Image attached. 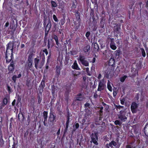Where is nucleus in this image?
I'll return each instance as SVG.
<instances>
[{
  "mask_svg": "<svg viewBox=\"0 0 148 148\" xmlns=\"http://www.w3.org/2000/svg\"><path fill=\"white\" fill-rule=\"evenodd\" d=\"M138 107V104L135 102L133 103L131 106V109L133 113L136 112V109Z\"/></svg>",
  "mask_w": 148,
  "mask_h": 148,
  "instance_id": "11",
  "label": "nucleus"
},
{
  "mask_svg": "<svg viewBox=\"0 0 148 148\" xmlns=\"http://www.w3.org/2000/svg\"><path fill=\"white\" fill-rule=\"evenodd\" d=\"M9 23L8 21L5 23V24L4 25V27H8L9 26Z\"/></svg>",
  "mask_w": 148,
  "mask_h": 148,
  "instance_id": "60",
  "label": "nucleus"
},
{
  "mask_svg": "<svg viewBox=\"0 0 148 148\" xmlns=\"http://www.w3.org/2000/svg\"><path fill=\"white\" fill-rule=\"evenodd\" d=\"M84 51L85 52H88L90 51V46L89 45H87L84 48Z\"/></svg>",
  "mask_w": 148,
  "mask_h": 148,
  "instance_id": "40",
  "label": "nucleus"
},
{
  "mask_svg": "<svg viewBox=\"0 0 148 148\" xmlns=\"http://www.w3.org/2000/svg\"><path fill=\"white\" fill-rule=\"evenodd\" d=\"M66 125H69V123L70 122V114L69 112H68L66 116Z\"/></svg>",
  "mask_w": 148,
  "mask_h": 148,
  "instance_id": "32",
  "label": "nucleus"
},
{
  "mask_svg": "<svg viewBox=\"0 0 148 148\" xmlns=\"http://www.w3.org/2000/svg\"><path fill=\"white\" fill-rule=\"evenodd\" d=\"M110 47L113 50L116 49V47L115 45V44L113 43H110Z\"/></svg>",
  "mask_w": 148,
  "mask_h": 148,
  "instance_id": "44",
  "label": "nucleus"
},
{
  "mask_svg": "<svg viewBox=\"0 0 148 148\" xmlns=\"http://www.w3.org/2000/svg\"><path fill=\"white\" fill-rule=\"evenodd\" d=\"M69 126V125H66V126L64 131V134L63 136H65L66 135Z\"/></svg>",
  "mask_w": 148,
  "mask_h": 148,
  "instance_id": "36",
  "label": "nucleus"
},
{
  "mask_svg": "<svg viewBox=\"0 0 148 148\" xmlns=\"http://www.w3.org/2000/svg\"><path fill=\"white\" fill-rule=\"evenodd\" d=\"M111 83L108 80L107 83V88L108 90L110 91H112V87L111 86Z\"/></svg>",
  "mask_w": 148,
  "mask_h": 148,
  "instance_id": "38",
  "label": "nucleus"
},
{
  "mask_svg": "<svg viewBox=\"0 0 148 148\" xmlns=\"http://www.w3.org/2000/svg\"><path fill=\"white\" fill-rule=\"evenodd\" d=\"M103 107H101L99 111V114L100 116H101L102 114V110L103 109Z\"/></svg>",
  "mask_w": 148,
  "mask_h": 148,
  "instance_id": "54",
  "label": "nucleus"
},
{
  "mask_svg": "<svg viewBox=\"0 0 148 148\" xmlns=\"http://www.w3.org/2000/svg\"><path fill=\"white\" fill-rule=\"evenodd\" d=\"M127 77V76L126 75H124L123 76L121 77L120 78V81L122 82H123L125 81V79Z\"/></svg>",
  "mask_w": 148,
  "mask_h": 148,
  "instance_id": "47",
  "label": "nucleus"
},
{
  "mask_svg": "<svg viewBox=\"0 0 148 148\" xmlns=\"http://www.w3.org/2000/svg\"><path fill=\"white\" fill-rule=\"evenodd\" d=\"M49 32V31H48V30H46L45 29V37L47 36L48 34V32Z\"/></svg>",
  "mask_w": 148,
  "mask_h": 148,
  "instance_id": "58",
  "label": "nucleus"
},
{
  "mask_svg": "<svg viewBox=\"0 0 148 148\" xmlns=\"http://www.w3.org/2000/svg\"><path fill=\"white\" fill-rule=\"evenodd\" d=\"M126 112L125 110H122L120 112L119 114L117 115L118 118L122 122H125L127 119V117L125 116Z\"/></svg>",
  "mask_w": 148,
  "mask_h": 148,
  "instance_id": "4",
  "label": "nucleus"
},
{
  "mask_svg": "<svg viewBox=\"0 0 148 148\" xmlns=\"http://www.w3.org/2000/svg\"><path fill=\"white\" fill-rule=\"evenodd\" d=\"M53 18L54 21L56 22H58V20L55 15L53 14Z\"/></svg>",
  "mask_w": 148,
  "mask_h": 148,
  "instance_id": "48",
  "label": "nucleus"
},
{
  "mask_svg": "<svg viewBox=\"0 0 148 148\" xmlns=\"http://www.w3.org/2000/svg\"><path fill=\"white\" fill-rule=\"evenodd\" d=\"M53 38L55 40L56 45L59 47L60 44L58 41V39L57 36L56 35H54L53 37Z\"/></svg>",
  "mask_w": 148,
  "mask_h": 148,
  "instance_id": "26",
  "label": "nucleus"
},
{
  "mask_svg": "<svg viewBox=\"0 0 148 148\" xmlns=\"http://www.w3.org/2000/svg\"><path fill=\"white\" fill-rule=\"evenodd\" d=\"M84 99L83 96H82L81 93L78 94L76 97V101H82Z\"/></svg>",
  "mask_w": 148,
  "mask_h": 148,
  "instance_id": "22",
  "label": "nucleus"
},
{
  "mask_svg": "<svg viewBox=\"0 0 148 148\" xmlns=\"http://www.w3.org/2000/svg\"><path fill=\"white\" fill-rule=\"evenodd\" d=\"M21 75H18V76H16V75H14L12 77V79L14 83H16V78H19L21 76Z\"/></svg>",
  "mask_w": 148,
  "mask_h": 148,
  "instance_id": "31",
  "label": "nucleus"
},
{
  "mask_svg": "<svg viewBox=\"0 0 148 148\" xmlns=\"http://www.w3.org/2000/svg\"><path fill=\"white\" fill-rule=\"evenodd\" d=\"M54 96L55 95H52L53 97H52V98L51 99L50 103L52 102L53 103L55 101L56 99V98L54 97Z\"/></svg>",
  "mask_w": 148,
  "mask_h": 148,
  "instance_id": "49",
  "label": "nucleus"
},
{
  "mask_svg": "<svg viewBox=\"0 0 148 148\" xmlns=\"http://www.w3.org/2000/svg\"><path fill=\"white\" fill-rule=\"evenodd\" d=\"M79 60L83 65L86 66H88V62L85 60L86 58L84 56L80 55L79 56Z\"/></svg>",
  "mask_w": 148,
  "mask_h": 148,
  "instance_id": "6",
  "label": "nucleus"
},
{
  "mask_svg": "<svg viewBox=\"0 0 148 148\" xmlns=\"http://www.w3.org/2000/svg\"><path fill=\"white\" fill-rule=\"evenodd\" d=\"M66 16L65 14H63L62 15V18H61L59 24L61 25H63L65 23Z\"/></svg>",
  "mask_w": 148,
  "mask_h": 148,
  "instance_id": "21",
  "label": "nucleus"
},
{
  "mask_svg": "<svg viewBox=\"0 0 148 148\" xmlns=\"http://www.w3.org/2000/svg\"><path fill=\"white\" fill-rule=\"evenodd\" d=\"M18 117L19 120H20V119H21L23 121L24 119V115L20 110L19 111V113L18 115Z\"/></svg>",
  "mask_w": 148,
  "mask_h": 148,
  "instance_id": "18",
  "label": "nucleus"
},
{
  "mask_svg": "<svg viewBox=\"0 0 148 148\" xmlns=\"http://www.w3.org/2000/svg\"><path fill=\"white\" fill-rule=\"evenodd\" d=\"M106 87V83L105 82L104 80L102 79L99 83L98 90V91H101L103 90Z\"/></svg>",
  "mask_w": 148,
  "mask_h": 148,
  "instance_id": "8",
  "label": "nucleus"
},
{
  "mask_svg": "<svg viewBox=\"0 0 148 148\" xmlns=\"http://www.w3.org/2000/svg\"><path fill=\"white\" fill-rule=\"evenodd\" d=\"M40 58H36L34 59V62L35 67L37 69L38 67L39 68L38 64L40 61Z\"/></svg>",
  "mask_w": 148,
  "mask_h": 148,
  "instance_id": "20",
  "label": "nucleus"
},
{
  "mask_svg": "<svg viewBox=\"0 0 148 148\" xmlns=\"http://www.w3.org/2000/svg\"><path fill=\"white\" fill-rule=\"evenodd\" d=\"M15 63H14V61L12 60L10 62V64L8 66V69L9 71V73H12L14 69Z\"/></svg>",
  "mask_w": 148,
  "mask_h": 148,
  "instance_id": "9",
  "label": "nucleus"
},
{
  "mask_svg": "<svg viewBox=\"0 0 148 148\" xmlns=\"http://www.w3.org/2000/svg\"><path fill=\"white\" fill-rule=\"evenodd\" d=\"M51 27V23L50 21H49L47 23L46 26L45 27V29L48 30L49 31Z\"/></svg>",
  "mask_w": 148,
  "mask_h": 148,
  "instance_id": "33",
  "label": "nucleus"
},
{
  "mask_svg": "<svg viewBox=\"0 0 148 148\" xmlns=\"http://www.w3.org/2000/svg\"><path fill=\"white\" fill-rule=\"evenodd\" d=\"M77 4V2H75L73 1L72 5L71 7V9L70 10L71 12H74V10H75V9L76 8Z\"/></svg>",
  "mask_w": 148,
  "mask_h": 148,
  "instance_id": "19",
  "label": "nucleus"
},
{
  "mask_svg": "<svg viewBox=\"0 0 148 148\" xmlns=\"http://www.w3.org/2000/svg\"><path fill=\"white\" fill-rule=\"evenodd\" d=\"M120 52L121 51L119 50H117L115 52L116 57L117 59L119 57V54Z\"/></svg>",
  "mask_w": 148,
  "mask_h": 148,
  "instance_id": "42",
  "label": "nucleus"
},
{
  "mask_svg": "<svg viewBox=\"0 0 148 148\" xmlns=\"http://www.w3.org/2000/svg\"><path fill=\"white\" fill-rule=\"evenodd\" d=\"M51 92L52 95H55V92L57 88L56 86L53 85L51 86Z\"/></svg>",
  "mask_w": 148,
  "mask_h": 148,
  "instance_id": "24",
  "label": "nucleus"
},
{
  "mask_svg": "<svg viewBox=\"0 0 148 148\" xmlns=\"http://www.w3.org/2000/svg\"><path fill=\"white\" fill-rule=\"evenodd\" d=\"M144 133L146 136H148V125H146L144 128Z\"/></svg>",
  "mask_w": 148,
  "mask_h": 148,
  "instance_id": "39",
  "label": "nucleus"
},
{
  "mask_svg": "<svg viewBox=\"0 0 148 148\" xmlns=\"http://www.w3.org/2000/svg\"><path fill=\"white\" fill-rule=\"evenodd\" d=\"M114 123L116 125H120L121 124V123H120V122L118 120L115 121L114 122Z\"/></svg>",
  "mask_w": 148,
  "mask_h": 148,
  "instance_id": "50",
  "label": "nucleus"
},
{
  "mask_svg": "<svg viewBox=\"0 0 148 148\" xmlns=\"http://www.w3.org/2000/svg\"><path fill=\"white\" fill-rule=\"evenodd\" d=\"M103 54L104 56H106V53H107V50L106 49H105L104 51H102Z\"/></svg>",
  "mask_w": 148,
  "mask_h": 148,
  "instance_id": "55",
  "label": "nucleus"
},
{
  "mask_svg": "<svg viewBox=\"0 0 148 148\" xmlns=\"http://www.w3.org/2000/svg\"><path fill=\"white\" fill-rule=\"evenodd\" d=\"M99 50V47L97 44L95 43L94 44V50L95 51H98Z\"/></svg>",
  "mask_w": 148,
  "mask_h": 148,
  "instance_id": "34",
  "label": "nucleus"
},
{
  "mask_svg": "<svg viewBox=\"0 0 148 148\" xmlns=\"http://www.w3.org/2000/svg\"><path fill=\"white\" fill-rule=\"evenodd\" d=\"M43 116L44 119L45 121H47L48 117V112L46 111H44L43 112Z\"/></svg>",
  "mask_w": 148,
  "mask_h": 148,
  "instance_id": "30",
  "label": "nucleus"
},
{
  "mask_svg": "<svg viewBox=\"0 0 148 148\" xmlns=\"http://www.w3.org/2000/svg\"><path fill=\"white\" fill-rule=\"evenodd\" d=\"M108 64L110 66H111L113 67H115V59L111 56L109 60Z\"/></svg>",
  "mask_w": 148,
  "mask_h": 148,
  "instance_id": "12",
  "label": "nucleus"
},
{
  "mask_svg": "<svg viewBox=\"0 0 148 148\" xmlns=\"http://www.w3.org/2000/svg\"><path fill=\"white\" fill-rule=\"evenodd\" d=\"M90 35V32H87L86 34V38L88 39V37Z\"/></svg>",
  "mask_w": 148,
  "mask_h": 148,
  "instance_id": "51",
  "label": "nucleus"
},
{
  "mask_svg": "<svg viewBox=\"0 0 148 148\" xmlns=\"http://www.w3.org/2000/svg\"><path fill=\"white\" fill-rule=\"evenodd\" d=\"M61 106L60 105H58V106L57 107V111L58 112H61Z\"/></svg>",
  "mask_w": 148,
  "mask_h": 148,
  "instance_id": "52",
  "label": "nucleus"
},
{
  "mask_svg": "<svg viewBox=\"0 0 148 148\" xmlns=\"http://www.w3.org/2000/svg\"><path fill=\"white\" fill-rule=\"evenodd\" d=\"M7 90L9 93L11 92V88L10 86H8L7 87Z\"/></svg>",
  "mask_w": 148,
  "mask_h": 148,
  "instance_id": "57",
  "label": "nucleus"
},
{
  "mask_svg": "<svg viewBox=\"0 0 148 148\" xmlns=\"http://www.w3.org/2000/svg\"><path fill=\"white\" fill-rule=\"evenodd\" d=\"M16 27L15 26V22L14 21L12 20V21L10 23L9 28L11 29L13 32H14L16 30Z\"/></svg>",
  "mask_w": 148,
  "mask_h": 148,
  "instance_id": "15",
  "label": "nucleus"
},
{
  "mask_svg": "<svg viewBox=\"0 0 148 148\" xmlns=\"http://www.w3.org/2000/svg\"><path fill=\"white\" fill-rule=\"evenodd\" d=\"M116 145V142L114 141H112L109 144V146L112 147L113 146H115Z\"/></svg>",
  "mask_w": 148,
  "mask_h": 148,
  "instance_id": "41",
  "label": "nucleus"
},
{
  "mask_svg": "<svg viewBox=\"0 0 148 148\" xmlns=\"http://www.w3.org/2000/svg\"><path fill=\"white\" fill-rule=\"evenodd\" d=\"M21 100V97L19 95H18L17 96V102L16 103V105L17 106L19 103L20 102Z\"/></svg>",
  "mask_w": 148,
  "mask_h": 148,
  "instance_id": "45",
  "label": "nucleus"
},
{
  "mask_svg": "<svg viewBox=\"0 0 148 148\" xmlns=\"http://www.w3.org/2000/svg\"><path fill=\"white\" fill-rule=\"evenodd\" d=\"M56 74H60L61 69V67L60 66L57 65L56 67Z\"/></svg>",
  "mask_w": 148,
  "mask_h": 148,
  "instance_id": "25",
  "label": "nucleus"
},
{
  "mask_svg": "<svg viewBox=\"0 0 148 148\" xmlns=\"http://www.w3.org/2000/svg\"><path fill=\"white\" fill-rule=\"evenodd\" d=\"M12 52H11V53H9V52L5 51V59L6 60V63H8L12 60H13L14 56Z\"/></svg>",
  "mask_w": 148,
  "mask_h": 148,
  "instance_id": "3",
  "label": "nucleus"
},
{
  "mask_svg": "<svg viewBox=\"0 0 148 148\" xmlns=\"http://www.w3.org/2000/svg\"><path fill=\"white\" fill-rule=\"evenodd\" d=\"M79 125L78 123H76L75 125H73V129L72 130V132H73L75 131L76 129H77L79 128Z\"/></svg>",
  "mask_w": 148,
  "mask_h": 148,
  "instance_id": "35",
  "label": "nucleus"
},
{
  "mask_svg": "<svg viewBox=\"0 0 148 148\" xmlns=\"http://www.w3.org/2000/svg\"><path fill=\"white\" fill-rule=\"evenodd\" d=\"M51 3L52 7H56L58 5L56 3L53 1H51Z\"/></svg>",
  "mask_w": 148,
  "mask_h": 148,
  "instance_id": "43",
  "label": "nucleus"
},
{
  "mask_svg": "<svg viewBox=\"0 0 148 148\" xmlns=\"http://www.w3.org/2000/svg\"><path fill=\"white\" fill-rule=\"evenodd\" d=\"M40 57L42 59V60L40 63V65H39V68H40L42 67L45 63V58L44 54L43 53L41 55Z\"/></svg>",
  "mask_w": 148,
  "mask_h": 148,
  "instance_id": "17",
  "label": "nucleus"
},
{
  "mask_svg": "<svg viewBox=\"0 0 148 148\" xmlns=\"http://www.w3.org/2000/svg\"><path fill=\"white\" fill-rule=\"evenodd\" d=\"M145 7L148 9V0H147V1L146 2Z\"/></svg>",
  "mask_w": 148,
  "mask_h": 148,
  "instance_id": "64",
  "label": "nucleus"
},
{
  "mask_svg": "<svg viewBox=\"0 0 148 148\" xmlns=\"http://www.w3.org/2000/svg\"><path fill=\"white\" fill-rule=\"evenodd\" d=\"M43 52H44L45 53V54L46 55L48 54V51H47V49H43Z\"/></svg>",
  "mask_w": 148,
  "mask_h": 148,
  "instance_id": "56",
  "label": "nucleus"
},
{
  "mask_svg": "<svg viewBox=\"0 0 148 148\" xmlns=\"http://www.w3.org/2000/svg\"><path fill=\"white\" fill-rule=\"evenodd\" d=\"M71 67L73 69H74L78 70L79 69L76 60L75 61Z\"/></svg>",
  "mask_w": 148,
  "mask_h": 148,
  "instance_id": "23",
  "label": "nucleus"
},
{
  "mask_svg": "<svg viewBox=\"0 0 148 148\" xmlns=\"http://www.w3.org/2000/svg\"><path fill=\"white\" fill-rule=\"evenodd\" d=\"M90 105V104L88 103H86L85 104V106L86 108L88 107Z\"/></svg>",
  "mask_w": 148,
  "mask_h": 148,
  "instance_id": "61",
  "label": "nucleus"
},
{
  "mask_svg": "<svg viewBox=\"0 0 148 148\" xmlns=\"http://www.w3.org/2000/svg\"><path fill=\"white\" fill-rule=\"evenodd\" d=\"M121 25L120 24H117L114 26V32H115L117 34L120 32V30L121 29Z\"/></svg>",
  "mask_w": 148,
  "mask_h": 148,
  "instance_id": "13",
  "label": "nucleus"
},
{
  "mask_svg": "<svg viewBox=\"0 0 148 148\" xmlns=\"http://www.w3.org/2000/svg\"><path fill=\"white\" fill-rule=\"evenodd\" d=\"M14 41H10L7 45L6 51L9 52V50H10L11 52H13L14 45Z\"/></svg>",
  "mask_w": 148,
  "mask_h": 148,
  "instance_id": "5",
  "label": "nucleus"
},
{
  "mask_svg": "<svg viewBox=\"0 0 148 148\" xmlns=\"http://www.w3.org/2000/svg\"><path fill=\"white\" fill-rule=\"evenodd\" d=\"M59 61V62H60V64L62 65V59H60V58H58L57 59Z\"/></svg>",
  "mask_w": 148,
  "mask_h": 148,
  "instance_id": "59",
  "label": "nucleus"
},
{
  "mask_svg": "<svg viewBox=\"0 0 148 148\" xmlns=\"http://www.w3.org/2000/svg\"><path fill=\"white\" fill-rule=\"evenodd\" d=\"M74 13H75V15L76 18L78 20L80 19V13L77 10H74L73 11Z\"/></svg>",
  "mask_w": 148,
  "mask_h": 148,
  "instance_id": "27",
  "label": "nucleus"
},
{
  "mask_svg": "<svg viewBox=\"0 0 148 148\" xmlns=\"http://www.w3.org/2000/svg\"><path fill=\"white\" fill-rule=\"evenodd\" d=\"M45 86V83L43 82H41L39 88H38L39 92L41 93V95H42V93L43 91V89Z\"/></svg>",
  "mask_w": 148,
  "mask_h": 148,
  "instance_id": "16",
  "label": "nucleus"
},
{
  "mask_svg": "<svg viewBox=\"0 0 148 148\" xmlns=\"http://www.w3.org/2000/svg\"><path fill=\"white\" fill-rule=\"evenodd\" d=\"M95 138H93V143L96 145H98V143L97 142V140H98V138L96 134H95Z\"/></svg>",
  "mask_w": 148,
  "mask_h": 148,
  "instance_id": "29",
  "label": "nucleus"
},
{
  "mask_svg": "<svg viewBox=\"0 0 148 148\" xmlns=\"http://www.w3.org/2000/svg\"><path fill=\"white\" fill-rule=\"evenodd\" d=\"M142 62L140 61L138 63H134L132 65V72L133 74H138V70L141 68Z\"/></svg>",
  "mask_w": 148,
  "mask_h": 148,
  "instance_id": "2",
  "label": "nucleus"
},
{
  "mask_svg": "<svg viewBox=\"0 0 148 148\" xmlns=\"http://www.w3.org/2000/svg\"><path fill=\"white\" fill-rule=\"evenodd\" d=\"M74 23V24H75V31H76L79 28L80 26V24L79 22L77 23H76L75 24V22Z\"/></svg>",
  "mask_w": 148,
  "mask_h": 148,
  "instance_id": "37",
  "label": "nucleus"
},
{
  "mask_svg": "<svg viewBox=\"0 0 148 148\" xmlns=\"http://www.w3.org/2000/svg\"><path fill=\"white\" fill-rule=\"evenodd\" d=\"M32 55H29L28 58L27 64L29 69H32Z\"/></svg>",
  "mask_w": 148,
  "mask_h": 148,
  "instance_id": "10",
  "label": "nucleus"
},
{
  "mask_svg": "<svg viewBox=\"0 0 148 148\" xmlns=\"http://www.w3.org/2000/svg\"><path fill=\"white\" fill-rule=\"evenodd\" d=\"M50 112L49 116L48 123L49 126H52L54 125L56 121V116L54 114V112L50 109Z\"/></svg>",
  "mask_w": 148,
  "mask_h": 148,
  "instance_id": "1",
  "label": "nucleus"
},
{
  "mask_svg": "<svg viewBox=\"0 0 148 148\" xmlns=\"http://www.w3.org/2000/svg\"><path fill=\"white\" fill-rule=\"evenodd\" d=\"M42 100V98L38 99V104H40L41 103Z\"/></svg>",
  "mask_w": 148,
  "mask_h": 148,
  "instance_id": "62",
  "label": "nucleus"
},
{
  "mask_svg": "<svg viewBox=\"0 0 148 148\" xmlns=\"http://www.w3.org/2000/svg\"><path fill=\"white\" fill-rule=\"evenodd\" d=\"M50 58V56L49 55L48 57V58L47 59V62L45 64V71L47 70L49 68V63L50 62L49 59Z\"/></svg>",
  "mask_w": 148,
  "mask_h": 148,
  "instance_id": "28",
  "label": "nucleus"
},
{
  "mask_svg": "<svg viewBox=\"0 0 148 148\" xmlns=\"http://www.w3.org/2000/svg\"><path fill=\"white\" fill-rule=\"evenodd\" d=\"M8 100L6 97L4 98L1 103V104L0 106V108L1 109L3 108L5 105H6L8 103Z\"/></svg>",
  "mask_w": 148,
  "mask_h": 148,
  "instance_id": "14",
  "label": "nucleus"
},
{
  "mask_svg": "<svg viewBox=\"0 0 148 148\" xmlns=\"http://www.w3.org/2000/svg\"><path fill=\"white\" fill-rule=\"evenodd\" d=\"M15 102H16V100L14 99L13 101H12V106H15Z\"/></svg>",
  "mask_w": 148,
  "mask_h": 148,
  "instance_id": "63",
  "label": "nucleus"
},
{
  "mask_svg": "<svg viewBox=\"0 0 148 148\" xmlns=\"http://www.w3.org/2000/svg\"><path fill=\"white\" fill-rule=\"evenodd\" d=\"M27 75V77H28L27 80L26 85L27 87L29 89H31L32 88V84H31V82L32 79H33L32 77H30L29 75Z\"/></svg>",
  "mask_w": 148,
  "mask_h": 148,
  "instance_id": "7",
  "label": "nucleus"
},
{
  "mask_svg": "<svg viewBox=\"0 0 148 148\" xmlns=\"http://www.w3.org/2000/svg\"><path fill=\"white\" fill-rule=\"evenodd\" d=\"M4 145V141L1 140L0 141V146L2 147Z\"/></svg>",
  "mask_w": 148,
  "mask_h": 148,
  "instance_id": "53",
  "label": "nucleus"
},
{
  "mask_svg": "<svg viewBox=\"0 0 148 148\" xmlns=\"http://www.w3.org/2000/svg\"><path fill=\"white\" fill-rule=\"evenodd\" d=\"M140 50L141 51L142 55L144 57H145L146 56V54L144 49L143 48H140Z\"/></svg>",
  "mask_w": 148,
  "mask_h": 148,
  "instance_id": "46",
  "label": "nucleus"
}]
</instances>
